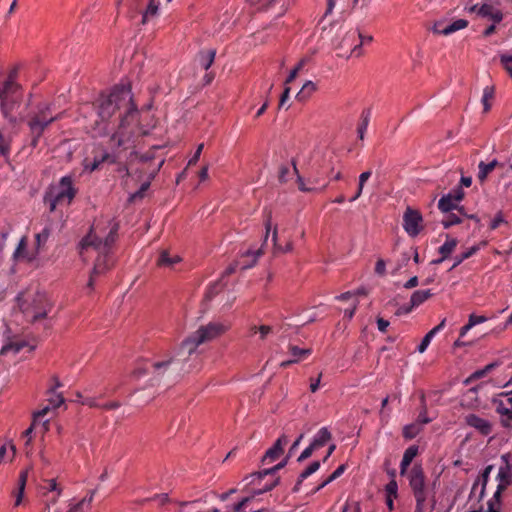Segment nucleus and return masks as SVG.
Listing matches in <instances>:
<instances>
[{
    "instance_id": "1",
    "label": "nucleus",
    "mask_w": 512,
    "mask_h": 512,
    "mask_svg": "<svg viewBox=\"0 0 512 512\" xmlns=\"http://www.w3.org/2000/svg\"><path fill=\"white\" fill-rule=\"evenodd\" d=\"M93 106L97 110L100 121H95L92 127L98 135L108 134L107 121L116 113V111H124L120 114V124L118 130L111 136V142L114 146L127 148L130 136L126 134L125 129L138 116V110L133 104L131 89L129 86H116L109 95H101Z\"/></svg>"
},
{
    "instance_id": "2",
    "label": "nucleus",
    "mask_w": 512,
    "mask_h": 512,
    "mask_svg": "<svg viewBox=\"0 0 512 512\" xmlns=\"http://www.w3.org/2000/svg\"><path fill=\"white\" fill-rule=\"evenodd\" d=\"M108 224L111 227L107 233L106 227H101L100 224L92 225L89 233L79 243L80 254H83L88 248H93L98 252L93 267V275H102L114 265L111 250L117 239L119 224L112 223L111 220L108 221Z\"/></svg>"
},
{
    "instance_id": "3",
    "label": "nucleus",
    "mask_w": 512,
    "mask_h": 512,
    "mask_svg": "<svg viewBox=\"0 0 512 512\" xmlns=\"http://www.w3.org/2000/svg\"><path fill=\"white\" fill-rule=\"evenodd\" d=\"M180 344L174 354H166L162 358L155 360L152 367L151 381L157 384L172 383L180 380L185 374L190 373L199 365L195 361V356Z\"/></svg>"
},
{
    "instance_id": "4",
    "label": "nucleus",
    "mask_w": 512,
    "mask_h": 512,
    "mask_svg": "<svg viewBox=\"0 0 512 512\" xmlns=\"http://www.w3.org/2000/svg\"><path fill=\"white\" fill-rule=\"evenodd\" d=\"M229 329V325L220 322H210L207 325H201L195 332L186 337L181 344L184 348L195 356V361L200 365V352L198 347L206 342L212 341L223 335Z\"/></svg>"
},
{
    "instance_id": "5",
    "label": "nucleus",
    "mask_w": 512,
    "mask_h": 512,
    "mask_svg": "<svg viewBox=\"0 0 512 512\" xmlns=\"http://www.w3.org/2000/svg\"><path fill=\"white\" fill-rule=\"evenodd\" d=\"M59 118L60 114L52 116L51 107L48 103L39 104L37 106V110L28 115L27 126L29 127L30 134L32 136V147L37 146L38 140L42 136L45 129Z\"/></svg>"
},
{
    "instance_id": "6",
    "label": "nucleus",
    "mask_w": 512,
    "mask_h": 512,
    "mask_svg": "<svg viewBox=\"0 0 512 512\" xmlns=\"http://www.w3.org/2000/svg\"><path fill=\"white\" fill-rule=\"evenodd\" d=\"M409 484L416 500L415 512H424L427 499L425 474L421 465H414L409 473Z\"/></svg>"
},
{
    "instance_id": "7",
    "label": "nucleus",
    "mask_w": 512,
    "mask_h": 512,
    "mask_svg": "<svg viewBox=\"0 0 512 512\" xmlns=\"http://www.w3.org/2000/svg\"><path fill=\"white\" fill-rule=\"evenodd\" d=\"M17 75L18 69L14 67L9 71L4 82L2 84L0 83V107L5 117H7L9 113L8 99L20 90V85L16 82Z\"/></svg>"
},
{
    "instance_id": "8",
    "label": "nucleus",
    "mask_w": 512,
    "mask_h": 512,
    "mask_svg": "<svg viewBox=\"0 0 512 512\" xmlns=\"http://www.w3.org/2000/svg\"><path fill=\"white\" fill-rule=\"evenodd\" d=\"M501 461L503 462V466L499 468L497 475L499 484L496 492L494 493V499L498 504L500 503L501 494L512 483V464L510 463V454L507 453L502 455Z\"/></svg>"
},
{
    "instance_id": "9",
    "label": "nucleus",
    "mask_w": 512,
    "mask_h": 512,
    "mask_svg": "<svg viewBox=\"0 0 512 512\" xmlns=\"http://www.w3.org/2000/svg\"><path fill=\"white\" fill-rule=\"evenodd\" d=\"M403 229L411 237L420 234L423 229V217L419 210L406 207L403 214Z\"/></svg>"
},
{
    "instance_id": "10",
    "label": "nucleus",
    "mask_w": 512,
    "mask_h": 512,
    "mask_svg": "<svg viewBox=\"0 0 512 512\" xmlns=\"http://www.w3.org/2000/svg\"><path fill=\"white\" fill-rule=\"evenodd\" d=\"M331 30L328 32L330 33L334 28L336 29L335 39H332L333 41H337V48L339 49H346L352 47L356 40V32L353 30L346 31L343 26L338 25L336 22H333L330 24Z\"/></svg>"
},
{
    "instance_id": "11",
    "label": "nucleus",
    "mask_w": 512,
    "mask_h": 512,
    "mask_svg": "<svg viewBox=\"0 0 512 512\" xmlns=\"http://www.w3.org/2000/svg\"><path fill=\"white\" fill-rule=\"evenodd\" d=\"M77 190L73 185L71 176H64L59 181L58 191L54 193L62 201H66L69 205L76 196Z\"/></svg>"
},
{
    "instance_id": "12",
    "label": "nucleus",
    "mask_w": 512,
    "mask_h": 512,
    "mask_svg": "<svg viewBox=\"0 0 512 512\" xmlns=\"http://www.w3.org/2000/svg\"><path fill=\"white\" fill-rule=\"evenodd\" d=\"M464 422L467 426L474 428L481 435L487 436L492 432V423L476 414H468L464 417Z\"/></svg>"
},
{
    "instance_id": "13",
    "label": "nucleus",
    "mask_w": 512,
    "mask_h": 512,
    "mask_svg": "<svg viewBox=\"0 0 512 512\" xmlns=\"http://www.w3.org/2000/svg\"><path fill=\"white\" fill-rule=\"evenodd\" d=\"M36 304L33 308L32 322L45 318L51 310V304L44 294L38 293L34 299Z\"/></svg>"
},
{
    "instance_id": "14",
    "label": "nucleus",
    "mask_w": 512,
    "mask_h": 512,
    "mask_svg": "<svg viewBox=\"0 0 512 512\" xmlns=\"http://www.w3.org/2000/svg\"><path fill=\"white\" fill-rule=\"evenodd\" d=\"M288 443V437L283 434L281 435L274 445L269 448L264 456L262 457V462H265L266 460L274 461L277 458L280 457V455L283 453V446Z\"/></svg>"
},
{
    "instance_id": "15",
    "label": "nucleus",
    "mask_w": 512,
    "mask_h": 512,
    "mask_svg": "<svg viewBox=\"0 0 512 512\" xmlns=\"http://www.w3.org/2000/svg\"><path fill=\"white\" fill-rule=\"evenodd\" d=\"M289 458H290V455H287L281 462H279L278 464H276L272 468L264 469V470L258 471V472H254V473L250 474L249 476H247L246 479H251L250 482H249L251 484V483L254 482L255 479L261 480L262 478H264L267 475H273L278 470L284 468L287 465Z\"/></svg>"
},
{
    "instance_id": "16",
    "label": "nucleus",
    "mask_w": 512,
    "mask_h": 512,
    "mask_svg": "<svg viewBox=\"0 0 512 512\" xmlns=\"http://www.w3.org/2000/svg\"><path fill=\"white\" fill-rule=\"evenodd\" d=\"M477 13L482 17L491 19L494 23H500L503 19V13L490 4H483L477 10Z\"/></svg>"
},
{
    "instance_id": "17",
    "label": "nucleus",
    "mask_w": 512,
    "mask_h": 512,
    "mask_svg": "<svg viewBox=\"0 0 512 512\" xmlns=\"http://www.w3.org/2000/svg\"><path fill=\"white\" fill-rule=\"evenodd\" d=\"M417 454H418V447L415 445H412L405 450L402 461H401V465H400V474L401 475L405 474L408 466L411 464V462L417 456Z\"/></svg>"
},
{
    "instance_id": "18",
    "label": "nucleus",
    "mask_w": 512,
    "mask_h": 512,
    "mask_svg": "<svg viewBox=\"0 0 512 512\" xmlns=\"http://www.w3.org/2000/svg\"><path fill=\"white\" fill-rule=\"evenodd\" d=\"M316 91V84L312 81H306L300 91L296 94L299 102H305Z\"/></svg>"
},
{
    "instance_id": "19",
    "label": "nucleus",
    "mask_w": 512,
    "mask_h": 512,
    "mask_svg": "<svg viewBox=\"0 0 512 512\" xmlns=\"http://www.w3.org/2000/svg\"><path fill=\"white\" fill-rule=\"evenodd\" d=\"M458 202H456L455 199L451 197V195H443L439 202H438V208L443 213H448L452 210H455L458 208Z\"/></svg>"
},
{
    "instance_id": "20",
    "label": "nucleus",
    "mask_w": 512,
    "mask_h": 512,
    "mask_svg": "<svg viewBox=\"0 0 512 512\" xmlns=\"http://www.w3.org/2000/svg\"><path fill=\"white\" fill-rule=\"evenodd\" d=\"M27 246H28L27 236H23L20 239V241L16 247V250L13 254L14 260H16V261H18L20 259L32 260V257H28Z\"/></svg>"
},
{
    "instance_id": "21",
    "label": "nucleus",
    "mask_w": 512,
    "mask_h": 512,
    "mask_svg": "<svg viewBox=\"0 0 512 512\" xmlns=\"http://www.w3.org/2000/svg\"><path fill=\"white\" fill-rule=\"evenodd\" d=\"M433 294L430 289L427 290H417L413 292L410 302L412 303V307H418L426 300H428Z\"/></svg>"
},
{
    "instance_id": "22",
    "label": "nucleus",
    "mask_w": 512,
    "mask_h": 512,
    "mask_svg": "<svg viewBox=\"0 0 512 512\" xmlns=\"http://www.w3.org/2000/svg\"><path fill=\"white\" fill-rule=\"evenodd\" d=\"M216 55L215 49H210L208 51H201L199 53V62L203 69L208 70L214 62Z\"/></svg>"
},
{
    "instance_id": "23",
    "label": "nucleus",
    "mask_w": 512,
    "mask_h": 512,
    "mask_svg": "<svg viewBox=\"0 0 512 512\" xmlns=\"http://www.w3.org/2000/svg\"><path fill=\"white\" fill-rule=\"evenodd\" d=\"M498 165V161L496 159L492 160L490 163H485L481 161L478 165L479 173L478 179L483 182L486 180L489 173H491L495 167Z\"/></svg>"
},
{
    "instance_id": "24",
    "label": "nucleus",
    "mask_w": 512,
    "mask_h": 512,
    "mask_svg": "<svg viewBox=\"0 0 512 512\" xmlns=\"http://www.w3.org/2000/svg\"><path fill=\"white\" fill-rule=\"evenodd\" d=\"M457 244L458 241L456 238H449V235H447V241L439 248L442 259H447L455 250Z\"/></svg>"
},
{
    "instance_id": "25",
    "label": "nucleus",
    "mask_w": 512,
    "mask_h": 512,
    "mask_svg": "<svg viewBox=\"0 0 512 512\" xmlns=\"http://www.w3.org/2000/svg\"><path fill=\"white\" fill-rule=\"evenodd\" d=\"M180 261L181 258L178 255L172 257L166 250H163L160 253L157 264L159 266L173 267L174 264L179 263Z\"/></svg>"
},
{
    "instance_id": "26",
    "label": "nucleus",
    "mask_w": 512,
    "mask_h": 512,
    "mask_svg": "<svg viewBox=\"0 0 512 512\" xmlns=\"http://www.w3.org/2000/svg\"><path fill=\"white\" fill-rule=\"evenodd\" d=\"M495 87L487 86L484 88L483 96H482V104L484 108V113H487L491 109V101L494 99Z\"/></svg>"
},
{
    "instance_id": "27",
    "label": "nucleus",
    "mask_w": 512,
    "mask_h": 512,
    "mask_svg": "<svg viewBox=\"0 0 512 512\" xmlns=\"http://www.w3.org/2000/svg\"><path fill=\"white\" fill-rule=\"evenodd\" d=\"M331 438H332V435H331L330 431L326 427H323L319 430L317 436L314 438L312 443L317 448H320V447H323L328 441H330Z\"/></svg>"
},
{
    "instance_id": "28",
    "label": "nucleus",
    "mask_w": 512,
    "mask_h": 512,
    "mask_svg": "<svg viewBox=\"0 0 512 512\" xmlns=\"http://www.w3.org/2000/svg\"><path fill=\"white\" fill-rule=\"evenodd\" d=\"M288 349L293 357L292 359H297V363L302 359L310 356L312 353V350L310 348H300L295 345H290Z\"/></svg>"
},
{
    "instance_id": "29",
    "label": "nucleus",
    "mask_w": 512,
    "mask_h": 512,
    "mask_svg": "<svg viewBox=\"0 0 512 512\" xmlns=\"http://www.w3.org/2000/svg\"><path fill=\"white\" fill-rule=\"evenodd\" d=\"M159 10V3L156 0H150L146 10L142 14L141 24L145 25L150 16H156Z\"/></svg>"
},
{
    "instance_id": "30",
    "label": "nucleus",
    "mask_w": 512,
    "mask_h": 512,
    "mask_svg": "<svg viewBox=\"0 0 512 512\" xmlns=\"http://www.w3.org/2000/svg\"><path fill=\"white\" fill-rule=\"evenodd\" d=\"M44 202L49 205V211L54 212L57 205L62 204L64 201L58 198V196L54 194L53 188H51L48 192H46L44 196Z\"/></svg>"
},
{
    "instance_id": "31",
    "label": "nucleus",
    "mask_w": 512,
    "mask_h": 512,
    "mask_svg": "<svg viewBox=\"0 0 512 512\" xmlns=\"http://www.w3.org/2000/svg\"><path fill=\"white\" fill-rule=\"evenodd\" d=\"M468 26V21L465 19H458L442 29V35H449L458 30L464 29Z\"/></svg>"
},
{
    "instance_id": "32",
    "label": "nucleus",
    "mask_w": 512,
    "mask_h": 512,
    "mask_svg": "<svg viewBox=\"0 0 512 512\" xmlns=\"http://www.w3.org/2000/svg\"><path fill=\"white\" fill-rule=\"evenodd\" d=\"M27 478H28V472L27 471L21 472V474L19 476V480H18L19 488H18L16 500H15V506L20 505V503L22 501Z\"/></svg>"
},
{
    "instance_id": "33",
    "label": "nucleus",
    "mask_w": 512,
    "mask_h": 512,
    "mask_svg": "<svg viewBox=\"0 0 512 512\" xmlns=\"http://www.w3.org/2000/svg\"><path fill=\"white\" fill-rule=\"evenodd\" d=\"M309 60L310 59L308 57H303L300 59L295 68L290 71L288 77L285 80V85L290 84L296 79L299 71L302 70V68L308 63Z\"/></svg>"
},
{
    "instance_id": "34",
    "label": "nucleus",
    "mask_w": 512,
    "mask_h": 512,
    "mask_svg": "<svg viewBox=\"0 0 512 512\" xmlns=\"http://www.w3.org/2000/svg\"><path fill=\"white\" fill-rule=\"evenodd\" d=\"M277 238H278V231H277V226H275L273 228V233H272V241H273L275 250L278 252H282V253H288L293 250L292 241H288L286 243V245L284 247H282V246L278 245Z\"/></svg>"
},
{
    "instance_id": "35",
    "label": "nucleus",
    "mask_w": 512,
    "mask_h": 512,
    "mask_svg": "<svg viewBox=\"0 0 512 512\" xmlns=\"http://www.w3.org/2000/svg\"><path fill=\"white\" fill-rule=\"evenodd\" d=\"M292 175H295L293 173V168L290 169V167L286 164H282L279 167L278 170V181L281 184H285L288 182V180L292 177Z\"/></svg>"
},
{
    "instance_id": "36",
    "label": "nucleus",
    "mask_w": 512,
    "mask_h": 512,
    "mask_svg": "<svg viewBox=\"0 0 512 512\" xmlns=\"http://www.w3.org/2000/svg\"><path fill=\"white\" fill-rule=\"evenodd\" d=\"M420 431L421 428L418 423L406 425L403 428V437L406 439H413L420 433Z\"/></svg>"
},
{
    "instance_id": "37",
    "label": "nucleus",
    "mask_w": 512,
    "mask_h": 512,
    "mask_svg": "<svg viewBox=\"0 0 512 512\" xmlns=\"http://www.w3.org/2000/svg\"><path fill=\"white\" fill-rule=\"evenodd\" d=\"M492 470H493V465H488L487 467H485V469L481 473V491H480V495H479L480 500L484 497L486 486H487L488 479H489V475Z\"/></svg>"
},
{
    "instance_id": "38",
    "label": "nucleus",
    "mask_w": 512,
    "mask_h": 512,
    "mask_svg": "<svg viewBox=\"0 0 512 512\" xmlns=\"http://www.w3.org/2000/svg\"><path fill=\"white\" fill-rule=\"evenodd\" d=\"M346 469V466L344 464L340 465L322 484H320L316 491H319L320 489L324 488L326 485L340 477Z\"/></svg>"
},
{
    "instance_id": "39",
    "label": "nucleus",
    "mask_w": 512,
    "mask_h": 512,
    "mask_svg": "<svg viewBox=\"0 0 512 512\" xmlns=\"http://www.w3.org/2000/svg\"><path fill=\"white\" fill-rule=\"evenodd\" d=\"M291 164L293 166V173L297 176L298 189L300 191H302V192H312V191H315L316 189L307 187L305 185L303 178L300 176V174L298 172V169H297V166H296V161L294 159L292 160Z\"/></svg>"
},
{
    "instance_id": "40",
    "label": "nucleus",
    "mask_w": 512,
    "mask_h": 512,
    "mask_svg": "<svg viewBox=\"0 0 512 512\" xmlns=\"http://www.w3.org/2000/svg\"><path fill=\"white\" fill-rule=\"evenodd\" d=\"M149 187H150L149 181L142 183L140 188L136 192H134L133 194H131L129 196L128 201L136 202L137 200H141L144 197V194L148 190Z\"/></svg>"
},
{
    "instance_id": "41",
    "label": "nucleus",
    "mask_w": 512,
    "mask_h": 512,
    "mask_svg": "<svg viewBox=\"0 0 512 512\" xmlns=\"http://www.w3.org/2000/svg\"><path fill=\"white\" fill-rule=\"evenodd\" d=\"M149 187H150L149 181L142 183L140 188L136 192H134L133 194H131L129 196L128 201L136 202L137 200H141L144 197V194L148 190Z\"/></svg>"
},
{
    "instance_id": "42",
    "label": "nucleus",
    "mask_w": 512,
    "mask_h": 512,
    "mask_svg": "<svg viewBox=\"0 0 512 512\" xmlns=\"http://www.w3.org/2000/svg\"><path fill=\"white\" fill-rule=\"evenodd\" d=\"M262 253H263V251H262V249H261V248H260V249H258L257 251H251V250L246 251V253H245V254H243V255H242V257H252V260H251V262H250V263H244V264L242 265V267H241V268H242L243 270H245V269L250 268V267H252L253 265H255V264H256V262H257L258 257H259L260 255H262Z\"/></svg>"
},
{
    "instance_id": "43",
    "label": "nucleus",
    "mask_w": 512,
    "mask_h": 512,
    "mask_svg": "<svg viewBox=\"0 0 512 512\" xmlns=\"http://www.w3.org/2000/svg\"><path fill=\"white\" fill-rule=\"evenodd\" d=\"M25 345L26 343L24 341L10 342L2 347L1 354H7L10 351L18 353Z\"/></svg>"
},
{
    "instance_id": "44",
    "label": "nucleus",
    "mask_w": 512,
    "mask_h": 512,
    "mask_svg": "<svg viewBox=\"0 0 512 512\" xmlns=\"http://www.w3.org/2000/svg\"><path fill=\"white\" fill-rule=\"evenodd\" d=\"M493 404L496 405V413L500 416H508L512 418V408H507L502 400L493 399Z\"/></svg>"
},
{
    "instance_id": "45",
    "label": "nucleus",
    "mask_w": 512,
    "mask_h": 512,
    "mask_svg": "<svg viewBox=\"0 0 512 512\" xmlns=\"http://www.w3.org/2000/svg\"><path fill=\"white\" fill-rule=\"evenodd\" d=\"M477 251V247L476 246H473L471 247L469 250H467L466 252L462 253L461 255L459 256H456L455 257V261H454V264L451 266V268L449 270H453L454 268H456L458 265H460L464 260L468 259L469 257H471L475 252Z\"/></svg>"
},
{
    "instance_id": "46",
    "label": "nucleus",
    "mask_w": 512,
    "mask_h": 512,
    "mask_svg": "<svg viewBox=\"0 0 512 512\" xmlns=\"http://www.w3.org/2000/svg\"><path fill=\"white\" fill-rule=\"evenodd\" d=\"M50 394V397L47 399V401L49 402V406L51 408H58L60 407L62 404H64V397L61 393H58L56 394L55 392L54 393H49Z\"/></svg>"
},
{
    "instance_id": "47",
    "label": "nucleus",
    "mask_w": 512,
    "mask_h": 512,
    "mask_svg": "<svg viewBox=\"0 0 512 512\" xmlns=\"http://www.w3.org/2000/svg\"><path fill=\"white\" fill-rule=\"evenodd\" d=\"M356 37H358L360 39V43L358 45H355L352 51L355 52L357 54V56H359L362 53V49H361L362 45L364 43L372 42L373 37L372 36H363L360 32L356 33Z\"/></svg>"
},
{
    "instance_id": "48",
    "label": "nucleus",
    "mask_w": 512,
    "mask_h": 512,
    "mask_svg": "<svg viewBox=\"0 0 512 512\" xmlns=\"http://www.w3.org/2000/svg\"><path fill=\"white\" fill-rule=\"evenodd\" d=\"M104 162L115 163V157L109 153H105L104 155L101 156L100 159L94 160L90 170L91 171L96 170L99 167V165Z\"/></svg>"
},
{
    "instance_id": "49",
    "label": "nucleus",
    "mask_w": 512,
    "mask_h": 512,
    "mask_svg": "<svg viewBox=\"0 0 512 512\" xmlns=\"http://www.w3.org/2000/svg\"><path fill=\"white\" fill-rule=\"evenodd\" d=\"M462 222L461 218L455 214H449L446 219H443L442 220V225L445 229L453 226V225H456V224H460Z\"/></svg>"
},
{
    "instance_id": "50",
    "label": "nucleus",
    "mask_w": 512,
    "mask_h": 512,
    "mask_svg": "<svg viewBox=\"0 0 512 512\" xmlns=\"http://www.w3.org/2000/svg\"><path fill=\"white\" fill-rule=\"evenodd\" d=\"M368 124H369V115H362V121L360 123V125L358 126V129H357V132H358V137L360 140H363L364 139V135H365V132L367 130V127H368Z\"/></svg>"
},
{
    "instance_id": "51",
    "label": "nucleus",
    "mask_w": 512,
    "mask_h": 512,
    "mask_svg": "<svg viewBox=\"0 0 512 512\" xmlns=\"http://www.w3.org/2000/svg\"><path fill=\"white\" fill-rule=\"evenodd\" d=\"M501 64L503 65L504 69L508 72L509 76L512 78V55H502Z\"/></svg>"
},
{
    "instance_id": "52",
    "label": "nucleus",
    "mask_w": 512,
    "mask_h": 512,
    "mask_svg": "<svg viewBox=\"0 0 512 512\" xmlns=\"http://www.w3.org/2000/svg\"><path fill=\"white\" fill-rule=\"evenodd\" d=\"M160 146H153L149 151L145 152L144 154H141L139 156V160L141 162H148L156 158L155 150L159 149Z\"/></svg>"
},
{
    "instance_id": "53",
    "label": "nucleus",
    "mask_w": 512,
    "mask_h": 512,
    "mask_svg": "<svg viewBox=\"0 0 512 512\" xmlns=\"http://www.w3.org/2000/svg\"><path fill=\"white\" fill-rule=\"evenodd\" d=\"M312 474L310 469L307 467L304 471H302L298 477V480L293 488V492H298L300 490V485L302 482Z\"/></svg>"
},
{
    "instance_id": "54",
    "label": "nucleus",
    "mask_w": 512,
    "mask_h": 512,
    "mask_svg": "<svg viewBox=\"0 0 512 512\" xmlns=\"http://www.w3.org/2000/svg\"><path fill=\"white\" fill-rule=\"evenodd\" d=\"M315 449H318V448L316 446H314L313 443H311L307 448H305L303 450V452L298 457L297 461L302 462V461L308 459L309 457H311V455L313 454Z\"/></svg>"
},
{
    "instance_id": "55",
    "label": "nucleus",
    "mask_w": 512,
    "mask_h": 512,
    "mask_svg": "<svg viewBox=\"0 0 512 512\" xmlns=\"http://www.w3.org/2000/svg\"><path fill=\"white\" fill-rule=\"evenodd\" d=\"M428 408L420 406V412L417 418L418 424H428L432 421L431 418L427 416Z\"/></svg>"
},
{
    "instance_id": "56",
    "label": "nucleus",
    "mask_w": 512,
    "mask_h": 512,
    "mask_svg": "<svg viewBox=\"0 0 512 512\" xmlns=\"http://www.w3.org/2000/svg\"><path fill=\"white\" fill-rule=\"evenodd\" d=\"M448 195H451L453 199L456 200V202H460L465 197V192L461 186H457L455 189H453Z\"/></svg>"
},
{
    "instance_id": "57",
    "label": "nucleus",
    "mask_w": 512,
    "mask_h": 512,
    "mask_svg": "<svg viewBox=\"0 0 512 512\" xmlns=\"http://www.w3.org/2000/svg\"><path fill=\"white\" fill-rule=\"evenodd\" d=\"M49 236H50V229L47 227L44 228L41 233H38L36 235V242H37L38 247H40L42 244H44L47 241V239L49 238Z\"/></svg>"
},
{
    "instance_id": "58",
    "label": "nucleus",
    "mask_w": 512,
    "mask_h": 512,
    "mask_svg": "<svg viewBox=\"0 0 512 512\" xmlns=\"http://www.w3.org/2000/svg\"><path fill=\"white\" fill-rule=\"evenodd\" d=\"M264 225H265L264 243H266L269 233H270V230L272 229V213H271V211L266 214Z\"/></svg>"
},
{
    "instance_id": "59",
    "label": "nucleus",
    "mask_w": 512,
    "mask_h": 512,
    "mask_svg": "<svg viewBox=\"0 0 512 512\" xmlns=\"http://www.w3.org/2000/svg\"><path fill=\"white\" fill-rule=\"evenodd\" d=\"M397 490H398V486H397V482L392 479L387 485H386V492H387V496H390V497H397Z\"/></svg>"
},
{
    "instance_id": "60",
    "label": "nucleus",
    "mask_w": 512,
    "mask_h": 512,
    "mask_svg": "<svg viewBox=\"0 0 512 512\" xmlns=\"http://www.w3.org/2000/svg\"><path fill=\"white\" fill-rule=\"evenodd\" d=\"M203 148H204L203 143H201L197 146L196 151H195L194 155L192 156V158L188 161L187 166H193L198 162Z\"/></svg>"
},
{
    "instance_id": "61",
    "label": "nucleus",
    "mask_w": 512,
    "mask_h": 512,
    "mask_svg": "<svg viewBox=\"0 0 512 512\" xmlns=\"http://www.w3.org/2000/svg\"><path fill=\"white\" fill-rule=\"evenodd\" d=\"M504 222H505V220L503 217V213H502V211H499L495 215L494 219L491 221L490 229L494 230V229L498 228V226Z\"/></svg>"
},
{
    "instance_id": "62",
    "label": "nucleus",
    "mask_w": 512,
    "mask_h": 512,
    "mask_svg": "<svg viewBox=\"0 0 512 512\" xmlns=\"http://www.w3.org/2000/svg\"><path fill=\"white\" fill-rule=\"evenodd\" d=\"M375 273L384 276L386 274V263L383 259H378L375 265Z\"/></svg>"
},
{
    "instance_id": "63",
    "label": "nucleus",
    "mask_w": 512,
    "mask_h": 512,
    "mask_svg": "<svg viewBox=\"0 0 512 512\" xmlns=\"http://www.w3.org/2000/svg\"><path fill=\"white\" fill-rule=\"evenodd\" d=\"M432 338H433V337H432V333H427V334L424 336V338L422 339L421 343H420V344H419V346H418V351H419L420 353H423V352L426 350V348H427V346L429 345V343H430V341H431V339H432Z\"/></svg>"
},
{
    "instance_id": "64",
    "label": "nucleus",
    "mask_w": 512,
    "mask_h": 512,
    "mask_svg": "<svg viewBox=\"0 0 512 512\" xmlns=\"http://www.w3.org/2000/svg\"><path fill=\"white\" fill-rule=\"evenodd\" d=\"M251 500H252V498H251V497H245V498H243L240 502H238L237 504H235V505L233 506V510H234L235 512H246V511H244V510H243V507H244L248 502H250Z\"/></svg>"
}]
</instances>
